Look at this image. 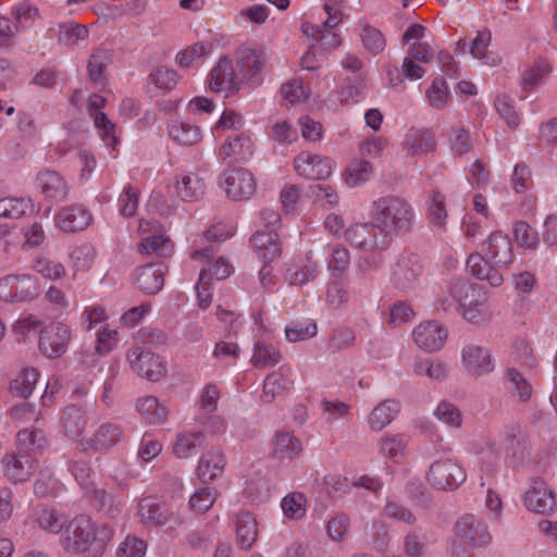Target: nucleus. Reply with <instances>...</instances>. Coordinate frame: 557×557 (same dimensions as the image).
<instances>
[{"label":"nucleus","instance_id":"nucleus-1","mask_svg":"<svg viewBox=\"0 0 557 557\" xmlns=\"http://www.w3.org/2000/svg\"><path fill=\"white\" fill-rule=\"evenodd\" d=\"M113 536L114 530L110 524H98L90 517L79 515L67 523L60 542L70 555L102 554Z\"/></svg>","mask_w":557,"mask_h":557},{"label":"nucleus","instance_id":"nucleus-2","mask_svg":"<svg viewBox=\"0 0 557 557\" xmlns=\"http://www.w3.org/2000/svg\"><path fill=\"white\" fill-rule=\"evenodd\" d=\"M48 445L44 431L22 430L16 436V450L3 458L5 476L14 482H25L35 472L38 459L37 453Z\"/></svg>","mask_w":557,"mask_h":557},{"label":"nucleus","instance_id":"nucleus-3","mask_svg":"<svg viewBox=\"0 0 557 557\" xmlns=\"http://www.w3.org/2000/svg\"><path fill=\"white\" fill-rule=\"evenodd\" d=\"M438 301L443 310L458 306L462 317L474 324L484 323L491 318L486 292L462 278L453 281L448 286L447 296H442Z\"/></svg>","mask_w":557,"mask_h":557},{"label":"nucleus","instance_id":"nucleus-4","mask_svg":"<svg viewBox=\"0 0 557 557\" xmlns=\"http://www.w3.org/2000/svg\"><path fill=\"white\" fill-rule=\"evenodd\" d=\"M370 218L380 235L408 232L413 223L414 210L404 198L384 196L371 205Z\"/></svg>","mask_w":557,"mask_h":557},{"label":"nucleus","instance_id":"nucleus-5","mask_svg":"<svg viewBox=\"0 0 557 557\" xmlns=\"http://www.w3.org/2000/svg\"><path fill=\"white\" fill-rule=\"evenodd\" d=\"M39 294V282L33 275L10 274L0 278V300L4 302H28Z\"/></svg>","mask_w":557,"mask_h":557},{"label":"nucleus","instance_id":"nucleus-6","mask_svg":"<svg viewBox=\"0 0 557 557\" xmlns=\"http://www.w3.org/2000/svg\"><path fill=\"white\" fill-rule=\"evenodd\" d=\"M424 276V264L416 253H405L398 258L391 280L393 285L400 290H410L418 287Z\"/></svg>","mask_w":557,"mask_h":557},{"label":"nucleus","instance_id":"nucleus-7","mask_svg":"<svg viewBox=\"0 0 557 557\" xmlns=\"http://www.w3.org/2000/svg\"><path fill=\"white\" fill-rule=\"evenodd\" d=\"M467 474L460 463L453 458L440 459L430 466L429 483L437 490H455L466 481Z\"/></svg>","mask_w":557,"mask_h":557},{"label":"nucleus","instance_id":"nucleus-8","mask_svg":"<svg viewBox=\"0 0 557 557\" xmlns=\"http://www.w3.org/2000/svg\"><path fill=\"white\" fill-rule=\"evenodd\" d=\"M220 185L226 196L235 201L250 199L257 189L255 176L246 169L225 170L220 177Z\"/></svg>","mask_w":557,"mask_h":557},{"label":"nucleus","instance_id":"nucleus-9","mask_svg":"<svg viewBox=\"0 0 557 557\" xmlns=\"http://www.w3.org/2000/svg\"><path fill=\"white\" fill-rule=\"evenodd\" d=\"M344 236L352 247L367 251L384 250L392 242L386 234L377 237V230L372 222L351 224L344 232Z\"/></svg>","mask_w":557,"mask_h":557},{"label":"nucleus","instance_id":"nucleus-10","mask_svg":"<svg viewBox=\"0 0 557 557\" xmlns=\"http://www.w3.org/2000/svg\"><path fill=\"white\" fill-rule=\"evenodd\" d=\"M107 100L98 94H94L88 99V113L94 121V125L98 132L99 137L104 145L115 151L120 144L116 125L111 122L108 116L101 112L106 107Z\"/></svg>","mask_w":557,"mask_h":557},{"label":"nucleus","instance_id":"nucleus-11","mask_svg":"<svg viewBox=\"0 0 557 557\" xmlns=\"http://www.w3.org/2000/svg\"><path fill=\"white\" fill-rule=\"evenodd\" d=\"M72 337L71 327L63 322H52L41 330L39 336V349L49 358L62 356Z\"/></svg>","mask_w":557,"mask_h":557},{"label":"nucleus","instance_id":"nucleus-12","mask_svg":"<svg viewBox=\"0 0 557 557\" xmlns=\"http://www.w3.org/2000/svg\"><path fill=\"white\" fill-rule=\"evenodd\" d=\"M35 189L50 207L64 201L69 195L67 182L59 172L52 170H42L37 173Z\"/></svg>","mask_w":557,"mask_h":557},{"label":"nucleus","instance_id":"nucleus-13","mask_svg":"<svg viewBox=\"0 0 557 557\" xmlns=\"http://www.w3.org/2000/svg\"><path fill=\"white\" fill-rule=\"evenodd\" d=\"M127 360L134 372L150 381H159L166 371L159 356L140 346L128 350Z\"/></svg>","mask_w":557,"mask_h":557},{"label":"nucleus","instance_id":"nucleus-14","mask_svg":"<svg viewBox=\"0 0 557 557\" xmlns=\"http://www.w3.org/2000/svg\"><path fill=\"white\" fill-rule=\"evenodd\" d=\"M461 363L465 371L474 377L487 375L495 369L491 350L482 345L467 344L461 350Z\"/></svg>","mask_w":557,"mask_h":557},{"label":"nucleus","instance_id":"nucleus-15","mask_svg":"<svg viewBox=\"0 0 557 557\" xmlns=\"http://www.w3.org/2000/svg\"><path fill=\"white\" fill-rule=\"evenodd\" d=\"M140 234L152 233L143 237L138 243V251L143 255L156 253L159 257H170L174 250V244L169 236L163 234L150 221L140 220L138 223Z\"/></svg>","mask_w":557,"mask_h":557},{"label":"nucleus","instance_id":"nucleus-16","mask_svg":"<svg viewBox=\"0 0 557 557\" xmlns=\"http://www.w3.org/2000/svg\"><path fill=\"white\" fill-rule=\"evenodd\" d=\"M482 251L485 257L498 268L507 269L515 260L512 242L510 237L502 231H495L490 234L482 244Z\"/></svg>","mask_w":557,"mask_h":557},{"label":"nucleus","instance_id":"nucleus-17","mask_svg":"<svg viewBox=\"0 0 557 557\" xmlns=\"http://www.w3.org/2000/svg\"><path fill=\"white\" fill-rule=\"evenodd\" d=\"M267 63V52L258 45L242 46L236 52L237 70L244 79H251L260 75Z\"/></svg>","mask_w":557,"mask_h":557},{"label":"nucleus","instance_id":"nucleus-18","mask_svg":"<svg viewBox=\"0 0 557 557\" xmlns=\"http://www.w3.org/2000/svg\"><path fill=\"white\" fill-rule=\"evenodd\" d=\"M294 170L307 180H325L332 171V161L326 157L301 151L294 159Z\"/></svg>","mask_w":557,"mask_h":557},{"label":"nucleus","instance_id":"nucleus-19","mask_svg":"<svg viewBox=\"0 0 557 557\" xmlns=\"http://www.w3.org/2000/svg\"><path fill=\"white\" fill-rule=\"evenodd\" d=\"M448 332L437 321H425L412 331L416 345L424 351L433 352L442 349L446 343Z\"/></svg>","mask_w":557,"mask_h":557},{"label":"nucleus","instance_id":"nucleus-20","mask_svg":"<svg viewBox=\"0 0 557 557\" xmlns=\"http://www.w3.org/2000/svg\"><path fill=\"white\" fill-rule=\"evenodd\" d=\"M455 533L461 541L472 546H483L492 540L486 523L472 515H466L456 522Z\"/></svg>","mask_w":557,"mask_h":557},{"label":"nucleus","instance_id":"nucleus-21","mask_svg":"<svg viewBox=\"0 0 557 557\" xmlns=\"http://www.w3.org/2000/svg\"><path fill=\"white\" fill-rule=\"evenodd\" d=\"M436 138L429 128H409L401 141L403 149L410 157H420L435 151Z\"/></svg>","mask_w":557,"mask_h":557},{"label":"nucleus","instance_id":"nucleus-22","mask_svg":"<svg viewBox=\"0 0 557 557\" xmlns=\"http://www.w3.org/2000/svg\"><path fill=\"white\" fill-rule=\"evenodd\" d=\"M238 85L239 78L234 72L231 60L226 57L221 58L209 73V88L215 92H233L238 89Z\"/></svg>","mask_w":557,"mask_h":557},{"label":"nucleus","instance_id":"nucleus-23","mask_svg":"<svg viewBox=\"0 0 557 557\" xmlns=\"http://www.w3.org/2000/svg\"><path fill=\"white\" fill-rule=\"evenodd\" d=\"M213 246L210 245L206 247H196L190 252V258L195 261L208 263V267L205 268L207 270L208 280L210 277L225 280L234 272V267L228 260L222 257L213 259Z\"/></svg>","mask_w":557,"mask_h":557},{"label":"nucleus","instance_id":"nucleus-24","mask_svg":"<svg viewBox=\"0 0 557 557\" xmlns=\"http://www.w3.org/2000/svg\"><path fill=\"white\" fill-rule=\"evenodd\" d=\"M120 426L112 423L101 424L90 437L81 441V449L84 451H104L116 445L121 440Z\"/></svg>","mask_w":557,"mask_h":557},{"label":"nucleus","instance_id":"nucleus-25","mask_svg":"<svg viewBox=\"0 0 557 557\" xmlns=\"http://www.w3.org/2000/svg\"><path fill=\"white\" fill-rule=\"evenodd\" d=\"M294 385L293 371L289 367L282 366L276 371L270 373L263 382L261 398L271 403L276 397L283 396L292 389Z\"/></svg>","mask_w":557,"mask_h":557},{"label":"nucleus","instance_id":"nucleus-26","mask_svg":"<svg viewBox=\"0 0 557 557\" xmlns=\"http://www.w3.org/2000/svg\"><path fill=\"white\" fill-rule=\"evenodd\" d=\"M250 244L260 259L270 263L280 258L282 244L276 231H257L250 238Z\"/></svg>","mask_w":557,"mask_h":557},{"label":"nucleus","instance_id":"nucleus-27","mask_svg":"<svg viewBox=\"0 0 557 557\" xmlns=\"http://www.w3.org/2000/svg\"><path fill=\"white\" fill-rule=\"evenodd\" d=\"M165 267L161 263H150L140 267L135 272V285L145 294H157L164 284Z\"/></svg>","mask_w":557,"mask_h":557},{"label":"nucleus","instance_id":"nucleus-28","mask_svg":"<svg viewBox=\"0 0 557 557\" xmlns=\"http://www.w3.org/2000/svg\"><path fill=\"white\" fill-rule=\"evenodd\" d=\"M57 226L64 232L85 230L91 222V214L82 206H69L61 209L55 218Z\"/></svg>","mask_w":557,"mask_h":557},{"label":"nucleus","instance_id":"nucleus-29","mask_svg":"<svg viewBox=\"0 0 557 557\" xmlns=\"http://www.w3.org/2000/svg\"><path fill=\"white\" fill-rule=\"evenodd\" d=\"M137 515L147 525H163L171 517L168 506L152 496H146L139 500Z\"/></svg>","mask_w":557,"mask_h":557},{"label":"nucleus","instance_id":"nucleus-30","mask_svg":"<svg viewBox=\"0 0 557 557\" xmlns=\"http://www.w3.org/2000/svg\"><path fill=\"white\" fill-rule=\"evenodd\" d=\"M88 419L81 408L71 406L62 411L60 424L66 437L75 441L81 446V441L85 440L84 431L86 429Z\"/></svg>","mask_w":557,"mask_h":557},{"label":"nucleus","instance_id":"nucleus-31","mask_svg":"<svg viewBox=\"0 0 557 557\" xmlns=\"http://www.w3.org/2000/svg\"><path fill=\"white\" fill-rule=\"evenodd\" d=\"M525 507L534 512L546 515L556 506L553 492L543 483L535 481L524 495Z\"/></svg>","mask_w":557,"mask_h":557},{"label":"nucleus","instance_id":"nucleus-32","mask_svg":"<svg viewBox=\"0 0 557 557\" xmlns=\"http://www.w3.org/2000/svg\"><path fill=\"white\" fill-rule=\"evenodd\" d=\"M553 72V64L547 58L539 57L525 64L521 73V86L525 91L534 90Z\"/></svg>","mask_w":557,"mask_h":557},{"label":"nucleus","instance_id":"nucleus-33","mask_svg":"<svg viewBox=\"0 0 557 557\" xmlns=\"http://www.w3.org/2000/svg\"><path fill=\"white\" fill-rule=\"evenodd\" d=\"M226 466V457L221 449H211L203 454L197 466V476L208 483L220 476Z\"/></svg>","mask_w":557,"mask_h":557},{"label":"nucleus","instance_id":"nucleus-34","mask_svg":"<svg viewBox=\"0 0 557 557\" xmlns=\"http://www.w3.org/2000/svg\"><path fill=\"white\" fill-rule=\"evenodd\" d=\"M175 193L184 201H195L205 195L206 184L196 173H182L176 177Z\"/></svg>","mask_w":557,"mask_h":557},{"label":"nucleus","instance_id":"nucleus-35","mask_svg":"<svg viewBox=\"0 0 557 557\" xmlns=\"http://www.w3.org/2000/svg\"><path fill=\"white\" fill-rule=\"evenodd\" d=\"M467 269L481 281H487L491 286L498 287L504 283L503 274L488 265L481 253H471L467 259Z\"/></svg>","mask_w":557,"mask_h":557},{"label":"nucleus","instance_id":"nucleus-36","mask_svg":"<svg viewBox=\"0 0 557 557\" xmlns=\"http://www.w3.org/2000/svg\"><path fill=\"white\" fill-rule=\"evenodd\" d=\"M399 411L398 401L385 399L372 409L368 417V424L372 431L380 432L397 417Z\"/></svg>","mask_w":557,"mask_h":557},{"label":"nucleus","instance_id":"nucleus-37","mask_svg":"<svg viewBox=\"0 0 557 557\" xmlns=\"http://www.w3.org/2000/svg\"><path fill=\"white\" fill-rule=\"evenodd\" d=\"M253 153V144L247 136H236L226 140L219 149L220 159L244 162Z\"/></svg>","mask_w":557,"mask_h":557},{"label":"nucleus","instance_id":"nucleus-38","mask_svg":"<svg viewBox=\"0 0 557 557\" xmlns=\"http://www.w3.org/2000/svg\"><path fill=\"white\" fill-rule=\"evenodd\" d=\"M336 26L326 25V20L321 24L311 22L302 23V32L320 42L324 49H335L341 46L342 38L335 32Z\"/></svg>","mask_w":557,"mask_h":557},{"label":"nucleus","instance_id":"nucleus-39","mask_svg":"<svg viewBox=\"0 0 557 557\" xmlns=\"http://www.w3.org/2000/svg\"><path fill=\"white\" fill-rule=\"evenodd\" d=\"M302 451V445L290 432H277L273 438L272 454L280 460H292Z\"/></svg>","mask_w":557,"mask_h":557},{"label":"nucleus","instance_id":"nucleus-40","mask_svg":"<svg viewBox=\"0 0 557 557\" xmlns=\"http://www.w3.org/2000/svg\"><path fill=\"white\" fill-rule=\"evenodd\" d=\"M408 440L404 434H386L379 441L380 454L393 460L403 462L407 454Z\"/></svg>","mask_w":557,"mask_h":557},{"label":"nucleus","instance_id":"nucleus-41","mask_svg":"<svg viewBox=\"0 0 557 557\" xmlns=\"http://www.w3.org/2000/svg\"><path fill=\"white\" fill-rule=\"evenodd\" d=\"M212 48L210 42L200 41L193 44L178 51L175 58L176 63L181 67H197L211 54Z\"/></svg>","mask_w":557,"mask_h":557},{"label":"nucleus","instance_id":"nucleus-42","mask_svg":"<svg viewBox=\"0 0 557 557\" xmlns=\"http://www.w3.org/2000/svg\"><path fill=\"white\" fill-rule=\"evenodd\" d=\"M136 407L143 419L149 424H162L168 420V408L160 404L154 396L140 397Z\"/></svg>","mask_w":557,"mask_h":557},{"label":"nucleus","instance_id":"nucleus-43","mask_svg":"<svg viewBox=\"0 0 557 557\" xmlns=\"http://www.w3.org/2000/svg\"><path fill=\"white\" fill-rule=\"evenodd\" d=\"M281 360L280 349L268 339H259L255 344L251 363L256 368H270Z\"/></svg>","mask_w":557,"mask_h":557},{"label":"nucleus","instance_id":"nucleus-44","mask_svg":"<svg viewBox=\"0 0 557 557\" xmlns=\"http://www.w3.org/2000/svg\"><path fill=\"white\" fill-rule=\"evenodd\" d=\"M34 208L33 201L27 197H2L0 198V218L2 219H21Z\"/></svg>","mask_w":557,"mask_h":557},{"label":"nucleus","instance_id":"nucleus-45","mask_svg":"<svg viewBox=\"0 0 557 557\" xmlns=\"http://www.w3.org/2000/svg\"><path fill=\"white\" fill-rule=\"evenodd\" d=\"M257 521L252 513L240 512L236 518V539L243 548H250L257 541Z\"/></svg>","mask_w":557,"mask_h":557},{"label":"nucleus","instance_id":"nucleus-46","mask_svg":"<svg viewBox=\"0 0 557 557\" xmlns=\"http://www.w3.org/2000/svg\"><path fill=\"white\" fill-rule=\"evenodd\" d=\"M373 174V165L363 159H352L346 166L343 178L349 187L368 182Z\"/></svg>","mask_w":557,"mask_h":557},{"label":"nucleus","instance_id":"nucleus-47","mask_svg":"<svg viewBox=\"0 0 557 557\" xmlns=\"http://www.w3.org/2000/svg\"><path fill=\"white\" fill-rule=\"evenodd\" d=\"M205 435L200 431H185L177 434L173 444V453L178 458H188L195 453L197 446L201 445Z\"/></svg>","mask_w":557,"mask_h":557},{"label":"nucleus","instance_id":"nucleus-48","mask_svg":"<svg viewBox=\"0 0 557 557\" xmlns=\"http://www.w3.org/2000/svg\"><path fill=\"white\" fill-rule=\"evenodd\" d=\"M425 98L432 108L445 109L451 98L446 81L443 77H435L425 89Z\"/></svg>","mask_w":557,"mask_h":557},{"label":"nucleus","instance_id":"nucleus-49","mask_svg":"<svg viewBox=\"0 0 557 557\" xmlns=\"http://www.w3.org/2000/svg\"><path fill=\"white\" fill-rule=\"evenodd\" d=\"M169 135L174 141L186 146L195 145L201 139L200 128L186 122H173Z\"/></svg>","mask_w":557,"mask_h":557},{"label":"nucleus","instance_id":"nucleus-50","mask_svg":"<svg viewBox=\"0 0 557 557\" xmlns=\"http://www.w3.org/2000/svg\"><path fill=\"white\" fill-rule=\"evenodd\" d=\"M281 508L286 518L301 520L307 513V498L299 492L289 493L282 499Z\"/></svg>","mask_w":557,"mask_h":557},{"label":"nucleus","instance_id":"nucleus-51","mask_svg":"<svg viewBox=\"0 0 557 557\" xmlns=\"http://www.w3.org/2000/svg\"><path fill=\"white\" fill-rule=\"evenodd\" d=\"M39 379V372L35 368L23 369L11 382L10 387L13 393L21 397H28Z\"/></svg>","mask_w":557,"mask_h":557},{"label":"nucleus","instance_id":"nucleus-52","mask_svg":"<svg viewBox=\"0 0 557 557\" xmlns=\"http://www.w3.org/2000/svg\"><path fill=\"white\" fill-rule=\"evenodd\" d=\"M491 38L492 35L490 30H479L476 37L473 39L470 52L474 58L482 60L483 63L496 65L500 62V59L497 55L490 54L487 51Z\"/></svg>","mask_w":557,"mask_h":557},{"label":"nucleus","instance_id":"nucleus-53","mask_svg":"<svg viewBox=\"0 0 557 557\" xmlns=\"http://www.w3.org/2000/svg\"><path fill=\"white\" fill-rule=\"evenodd\" d=\"M413 371L418 375H426L435 381H443L448 375V367L441 360L417 359Z\"/></svg>","mask_w":557,"mask_h":557},{"label":"nucleus","instance_id":"nucleus-54","mask_svg":"<svg viewBox=\"0 0 557 557\" xmlns=\"http://www.w3.org/2000/svg\"><path fill=\"white\" fill-rule=\"evenodd\" d=\"M218 491L213 487H200L189 497V508L196 513L207 512L215 503Z\"/></svg>","mask_w":557,"mask_h":557},{"label":"nucleus","instance_id":"nucleus-55","mask_svg":"<svg viewBox=\"0 0 557 557\" xmlns=\"http://www.w3.org/2000/svg\"><path fill=\"white\" fill-rule=\"evenodd\" d=\"M281 94L283 98L290 104H296L306 101L311 90L300 78H293L281 87Z\"/></svg>","mask_w":557,"mask_h":557},{"label":"nucleus","instance_id":"nucleus-56","mask_svg":"<svg viewBox=\"0 0 557 557\" xmlns=\"http://www.w3.org/2000/svg\"><path fill=\"white\" fill-rule=\"evenodd\" d=\"M139 196L138 187L131 184L125 185L117 199L120 214L126 218L133 216L138 209Z\"/></svg>","mask_w":557,"mask_h":557},{"label":"nucleus","instance_id":"nucleus-57","mask_svg":"<svg viewBox=\"0 0 557 557\" xmlns=\"http://www.w3.org/2000/svg\"><path fill=\"white\" fill-rule=\"evenodd\" d=\"M506 376L510 384L511 393L519 398L520 401H528L532 396V385L525 377L513 367L507 369Z\"/></svg>","mask_w":557,"mask_h":557},{"label":"nucleus","instance_id":"nucleus-58","mask_svg":"<svg viewBox=\"0 0 557 557\" xmlns=\"http://www.w3.org/2000/svg\"><path fill=\"white\" fill-rule=\"evenodd\" d=\"M510 184L516 194L527 193L533 187L532 172L527 163L520 162L515 165Z\"/></svg>","mask_w":557,"mask_h":557},{"label":"nucleus","instance_id":"nucleus-59","mask_svg":"<svg viewBox=\"0 0 557 557\" xmlns=\"http://www.w3.org/2000/svg\"><path fill=\"white\" fill-rule=\"evenodd\" d=\"M350 264V253L346 247L336 244L332 248L327 268L334 277H341Z\"/></svg>","mask_w":557,"mask_h":557},{"label":"nucleus","instance_id":"nucleus-60","mask_svg":"<svg viewBox=\"0 0 557 557\" xmlns=\"http://www.w3.org/2000/svg\"><path fill=\"white\" fill-rule=\"evenodd\" d=\"M37 522L42 530L57 534L63 529L66 519L54 509L42 508L37 513Z\"/></svg>","mask_w":557,"mask_h":557},{"label":"nucleus","instance_id":"nucleus-61","mask_svg":"<svg viewBox=\"0 0 557 557\" xmlns=\"http://www.w3.org/2000/svg\"><path fill=\"white\" fill-rule=\"evenodd\" d=\"M33 269L49 280H59L65 275L63 264L47 257L36 258L33 263Z\"/></svg>","mask_w":557,"mask_h":557},{"label":"nucleus","instance_id":"nucleus-62","mask_svg":"<svg viewBox=\"0 0 557 557\" xmlns=\"http://www.w3.org/2000/svg\"><path fill=\"white\" fill-rule=\"evenodd\" d=\"M428 216L433 224L441 227L445 225L447 218L445 196L438 190H434L430 196Z\"/></svg>","mask_w":557,"mask_h":557},{"label":"nucleus","instance_id":"nucleus-63","mask_svg":"<svg viewBox=\"0 0 557 557\" xmlns=\"http://www.w3.org/2000/svg\"><path fill=\"white\" fill-rule=\"evenodd\" d=\"M448 140L451 151L458 156H463L473 148L469 132L462 127H453L449 131Z\"/></svg>","mask_w":557,"mask_h":557},{"label":"nucleus","instance_id":"nucleus-64","mask_svg":"<svg viewBox=\"0 0 557 557\" xmlns=\"http://www.w3.org/2000/svg\"><path fill=\"white\" fill-rule=\"evenodd\" d=\"M147 543L135 536L127 535L116 548L115 557H145Z\"/></svg>","mask_w":557,"mask_h":557}]
</instances>
